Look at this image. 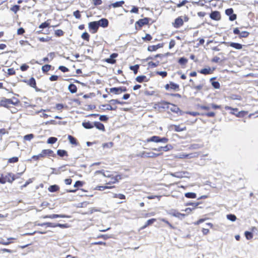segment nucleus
I'll return each instance as SVG.
<instances>
[{"label": "nucleus", "instance_id": "f257e3e1", "mask_svg": "<svg viewBox=\"0 0 258 258\" xmlns=\"http://www.w3.org/2000/svg\"><path fill=\"white\" fill-rule=\"evenodd\" d=\"M22 172L18 173V176H16L12 172H8L6 175L4 174H0V183L2 184H5L7 182L12 183L13 181L19 178V177L21 175Z\"/></svg>", "mask_w": 258, "mask_h": 258}, {"label": "nucleus", "instance_id": "f03ea898", "mask_svg": "<svg viewBox=\"0 0 258 258\" xmlns=\"http://www.w3.org/2000/svg\"><path fill=\"white\" fill-rule=\"evenodd\" d=\"M13 99L15 100V101H13L12 99L3 98L0 101V106L9 108L12 104L17 105L20 103V101L15 97H14Z\"/></svg>", "mask_w": 258, "mask_h": 258}, {"label": "nucleus", "instance_id": "7ed1b4c3", "mask_svg": "<svg viewBox=\"0 0 258 258\" xmlns=\"http://www.w3.org/2000/svg\"><path fill=\"white\" fill-rule=\"evenodd\" d=\"M152 19L150 18H144L143 19H139L138 21L136 22L135 24V27L136 30H141L143 26L148 25L150 21Z\"/></svg>", "mask_w": 258, "mask_h": 258}, {"label": "nucleus", "instance_id": "20e7f679", "mask_svg": "<svg viewBox=\"0 0 258 258\" xmlns=\"http://www.w3.org/2000/svg\"><path fill=\"white\" fill-rule=\"evenodd\" d=\"M188 19V17L186 16L184 17V20L182 19V16H179L172 23V25L175 28H179L183 25L184 21L187 22Z\"/></svg>", "mask_w": 258, "mask_h": 258}, {"label": "nucleus", "instance_id": "39448f33", "mask_svg": "<svg viewBox=\"0 0 258 258\" xmlns=\"http://www.w3.org/2000/svg\"><path fill=\"white\" fill-rule=\"evenodd\" d=\"M225 109L226 110H231V112H230L231 114L235 115L237 117H243L246 114H247L248 112L245 111H239L238 108H232L229 106H225L224 107Z\"/></svg>", "mask_w": 258, "mask_h": 258}, {"label": "nucleus", "instance_id": "423d86ee", "mask_svg": "<svg viewBox=\"0 0 258 258\" xmlns=\"http://www.w3.org/2000/svg\"><path fill=\"white\" fill-rule=\"evenodd\" d=\"M167 104V108L172 112L176 113L178 115H183L184 112L180 109V108L176 105L166 102Z\"/></svg>", "mask_w": 258, "mask_h": 258}, {"label": "nucleus", "instance_id": "0eeeda50", "mask_svg": "<svg viewBox=\"0 0 258 258\" xmlns=\"http://www.w3.org/2000/svg\"><path fill=\"white\" fill-rule=\"evenodd\" d=\"M162 155V153H155L152 152L143 151L138 155L142 158H154Z\"/></svg>", "mask_w": 258, "mask_h": 258}, {"label": "nucleus", "instance_id": "6e6552de", "mask_svg": "<svg viewBox=\"0 0 258 258\" xmlns=\"http://www.w3.org/2000/svg\"><path fill=\"white\" fill-rule=\"evenodd\" d=\"M169 139L166 137L161 138L159 136H154L150 138L147 139V142H155V143H166L168 142Z\"/></svg>", "mask_w": 258, "mask_h": 258}, {"label": "nucleus", "instance_id": "1a4fd4ad", "mask_svg": "<svg viewBox=\"0 0 258 258\" xmlns=\"http://www.w3.org/2000/svg\"><path fill=\"white\" fill-rule=\"evenodd\" d=\"M166 90L178 91L180 90L179 85L173 82H170L169 84H167L164 86Z\"/></svg>", "mask_w": 258, "mask_h": 258}, {"label": "nucleus", "instance_id": "9d476101", "mask_svg": "<svg viewBox=\"0 0 258 258\" xmlns=\"http://www.w3.org/2000/svg\"><path fill=\"white\" fill-rule=\"evenodd\" d=\"M127 91V88L124 86H120L119 87H113L109 89V93H112L114 95H119L122 92H125Z\"/></svg>", "mask_w": 258, "mask_h": 258}, {"label": "nucleus", "instance_id": "9b49d317", "mask_svg": "<svg viewBox=\"0 0 258 258\" xmlns=\"http://www.w3.org/2000/svg\"><path fill=\"white\" fill-rule=\"evenodd\" d=\"M108 177L110 178V180L108 181L106 179L103 180L105 182L106 184H112L116 183L121 179V176L120 175H116L115 176L111 175L108 176Z\"/></svg>", "mask_w": 258, "mask_h": 258}, {"label": "nucleus", "instance_id": "f8f14e48", "mask_svg": "<svg viewBox=\"0 0 258 258\" xmlns=\"http://www.w3.org/2000/svg\"><path fill=\"white\" fill-rule=\"evenodd\" d=\"M39 154L40 155L42 159L46 157H55L56 156L55 154L51 149H43Z\"/></svg>", "mask_w": 258, "mask_h": 258}, {"label": "nucleus", "instance_id": "ddd939ff", "mask_svg": "<svg viewBox=\"0 0 258 258\" xmlns=\"http://www.w3.org/2000/svg\"><path fill=\"white\" fill-rule=\"evenodd\" d=\"M233 33L236 35H238L239 38H247L249 35V33L247 31H244L240 32L239 28L236 27L233 29Z\"/></svg>", "mask_w": 258, "mask_h": 258}, {"label": "nucleus", "instance_id": "4468645a", "mask_svg": "<svg viewBox=\"0 0 258 258\" xmlns=\"http://www.w3.org/2000/svg\"><path fill=\"white\" fill-rule=\"evenodd\" d=\"M88 28L91 33H96L99 29V26L97 21H93L89 23Z\"/></svg>", "mask_w": 258, "mask_h": 258}, {"label": "nucleus", "instance_id": "2eb2a0df", "mask_svg": "<svg viewBox=\"0 0 258 258\" xmlns=\"http://www.w3.org/2000/svg\"><path fill=\"white\" fill-rule=\"evenodd\" d=\"M170 127L171 130H173L176 132H180L185 131L186 130V127L185 125H183L182 124L177 125L172 124L170 125Z\"/></svg>", "mask_w": 258, "mask_h": 258}, {"label": "nucleus", "instance_id": "dca6fc26", "mask_svg": "<svg viewBox=\"0 0 258 258\" xmlns=\"http://www.w3.org/2000/svg\"><path fill=\"white\" fill-rule=\"evenodd\" d=\"M225 14L229 16V19L231 21H234L237 18V15L233 13L232 8H229L225 10Z\"/></svg>", "mask_w": 258, "mask_h": 258}, {"label": "nucleus", "instance_id": "f3484780", "mask_svg": "<svg viewBox=\"0 0 258 258\" xmlns=\"http://www.w3.org/2000/svg\"><path fill=\"white\" fill-rule=\"evenodd\" d=\"M47 227H59L61 228H67L70 227L69 225L67 223L60 224V223H53L51 222H46Z\"/></svg>", "mask_w": 258, "mask_h": 258}, {"label": "nucleus", "instance_id": "a211bd4d", "mask_svg": "<svg viewBox=\"0 0 258 258\" xmlns=\"http://www.w3.org/2000/svg\"><path fill=\"white\" fill-rule=\"evenodd\" d=\"M210 17L211 19L215 21H219L221 18L220 13L217 11L212 12L210 15Z\"/></svg>", "mask_w": 258, "mask_h": 258}, {"label": "nucleus", "instance_id": "6ab92c4d", "mask_svg": "<svg viewBox=\"0 0 258 258\" xmlns=\"http://www.w3.org/2000/svg\"><path fill=\"white\" fill-rule=\"evenodd\" d=\"M118 55V53H113L110 55V58H106L105 61L108 63L114 64L116 63V61L114 58L117 57Z\"/></svg>", "mask_w": 258, "mask_h": 258}, {"label": "nucleus", "instance_id": "aec40b11", "mask_svg": "<svg viewBox=\"0 0 258 258\" xmlns=\"http://www.w3.org/2000/svg\"><path fill=\"white\" fill-rule=\"evenodd\" d=\"M99 26V27H102L103 28H106L108 27L109 24V22L107 19L102 18L99 21H97Z\"/></svg>", "mask_w": 258, "mask_h": 258}, {"label": "nucleus", "instance_id": "412c9836", "mask_svg": "<svg viewBox=\"0 0 258 258\" xmlns=\"http://www.w3.org/2000/svg\"><path fill=\"white\" fill-rule=\"evenodd\" d=\"M163 46V44L162 43H159L157 45H149L147 48V50L149 51L153 52L156 51L157 49L162 47Z\"/></svg>", "mask_w": 258, "mask_h": 258}, {"label": "nucleus", "instance_id": "4be33fe9", "mask_svg": "<svg viewBox=\"0 0 258 258\" xmlns=\"http://www.w3.org/2000/svg\"><path fill=\"white\" fill-rule=\"evenodd\" d=\"M227 43L228 46L233 47L237 50L241 49L243 46L242 44L240 43L233 42H227Z\"/></svg>", "mask_w": 258, "mask_h": 258}, {"label": "nucleus", "instance_id": "5701e85b", "mask_svg": "<svg viewBox=\"0 0 258 258\" xmlns=\"http://www.w3.org/2000/svg\"><path fill=\"white\" fill-rule=\"evenodd\" d=\"M172 148V146L171 145H167L164 147H159L158 148H153V150L160 152L161 151H164V152H167L170 150Z\"/></svg>", "mask_w": 258, "mask_h": 258}, {"label": "nucleus", "instance_id": "b1692460", "mask_svg": "<svg viewBox=\"0 0 258 258\" xmlns=\"http://www.w3.org/2000/svg\"><path fill=\"white\" fill-rule=\"evenodd\" d=\"M24 82L31 87L34 88L37 87L35 79L33 77L31 78L29 80H24Z\"/></svg>", "mask_w": 258, "mask_h": 258}, {"label": "nucleus", "instance_id": "393cba45", "mask_svg": "<svg viewBox=\"0 0 258 258\" xmlns=\"http://www.w3.org/2000/svg\"><path fill=\"white\" fill-rule=\"evenodd\" d=\"M70 216L65 215H58V214H52L50 215L45 216L44 217V218H50L54 219L56 218H69Z\"/></svg>", "mask_w": 258, "mask_h": 258}, {"label": "nucleus", "instance_id": "a878e982", "mask_svg": "<svg viewBox=\"0 0 258 258\" xmlns=\"http://www.w3.org/2000/svg\"><path fill=\"white\" fill-rule=\"evenodd\" d=\"M156 221V219L155 218H152L147 221V222L145 223L144 225H143L141 228V229L143 230L147 228V227L152 225Z\"/></svg>", "mask_w": 258, "mask_h": 258}, {"label": "nucleus", "instance_id": "bb28decb", "mask_svg": "<svg viewBox=\"0 0 258 258\" xmlns=\"http://www.w3.org/2000/svg\"><path fill=\"white\" fill-rule=\"evenodd\" d=\"M101 106L103 108H102L103 110H116L117 107H113L110 104H103Z\"/></svg>", "mask_w": 258, "mask_h": 258}, {"label": "nucleus", "instance_id": "cd10ccee", "mask_svg": "<svg viewBox=\"0 0 258 258\" xmlns=\"http://www.w3.org/2000/svg\"><path fill=\"white\" fill-rule=\"evenodd\" d=\"M213 70H212L210 68H204V69H203L202 70H201L200 71H199V72L202 74H203V75H209V74H211L213 73Z\"/></svg>", "mask_w": 258, "mask_h": 258}, {"label": "nucleus", "instance_id": "c85d7f7f", "mask_svg": "<svg viewBox=\"0 0 258 258\" xmlns=\"http://www.w3.org/2000/svg\"><path fill=\"white\" fill-rule=\"evenodd\" d=\"M94 126H95L97 129L102 131H105V128L104 124L100 122L99 121H95L94 123Z\"/></svg>", "mask_w": 258, "mask_h": 258}, {"label": "nucleus", "instance_id": "c756f323", "mask_svg": "<svg viewBox=\"0 0 258 258\" xmlns=\"http://www.w3.org/2000/svg\"><path fill=\"white\" fill-rule=\"evenodd\" d=\"M57 155L60 157H68L69 154L67 151L64 150L58 149L57 151Z\"/></svg>", "mask_w": 258, "mask_h": 258}, {"label": "nucleus", "instance_id": "7c9ffc66", "mask_svg": "<svg viewBox=\"0 0 258 258\" xmlns=\"http://www.w3.org/2000/svg\"><path fill=\"white\" fill-rule=\"evenodd\" d=\"M136 80L139 83H142L144 82H147L148 81V79L147 77L144 75L139 76L136 77Z\"/></svg>", "mask_w": 258, "mask_h": 258}, {"label": "nucleus", "instance_id": "2f4dec72", "mask_svg": "<svg viewBox=\"0 0 258 258\" xmlns=\"http://www.w3.org/2000/svg\"><path fill=\"white\" fill-rule=\"evenodd\" d=\"M68 139L69 140L70 143L75 146H77L78 144L77 140L71 135H68Z\"/></svg>", "mask_w": 258, "mask_h": 258}, {"label": "nucleus", "instance_id": "473e14b6", "mask_svg": "<svg viewBox=\"0 0 258 258\" xmlns=\"http://www.w3.org/2000/svg\"><path fill=\"white\" fill-rule=\"evenodd\" d=\"M109 102L113 107H117L116 104L123 105L125 103L124 102L119 101L117 99H111L109 101Z\"/></svg>", "mask_w": 258, "mask_h": 258}, {"label": "nucleus", "instance_id": "72a5a7b5", "mask_svg": "<svg viewBox=\"0 0 258 258\" xmlns=\"http://www.w3.org/2000/svg\"><path fill=\"white\" fill-rule=\"evenodd\" d=\"M68 89L70 91V92L72 93H75L77 91V87L74 84H70L68 87Z\"/></svg>", "mask_w": 258, "mask_h": 258}, {"label": "nucleus", "instance_id": "f704fd0d", "mask_svg": "<svg viewBox=\"0 0 258 258\" xmlns=\"http://www.w3.org/2000/svg\"><path fill=\"white\" fill-rule=\"evenodd\" d=\"M159 64H160V61H159V60H156L155 62L151 61L148 62V67L151 68H154L157 67Z\"/></svg>", "mask_w": 258, "mask_h": 258}, {"label": "nucleus", "instance_id": "c9c22d12", "mask_svg": "<svg viewBox=\"0 0 258 258\" xmlns=\"http://www.w3.org/2000/svg\"><path fill=\"white\" fill-rule=\"evenodd\" d=\"M82 125L84 127L87 129L92 128L94 127V124H92L90 121L83 122L82 123Z\"/></svg>", "mask_w": 258, "mask_h": 258}, {"label": "nucleus", "instance_id": "e433bc0d", "mask_svg": "<svg viewBox=\"0 0 258 258\" xmlns=\"http://www.w3.org/2000/svg\"><path fill=\"white\" fill-rule=\"evenodd\" d=\"M207 3L206 0H199L198 2H192V3L195 6H198L201 7H203L205 5V4Z\"/></svg>", "mask_w": 258, "mask_h": 258}, {"label": "nucleus", "instance_id": "4c0bfd02", "mask_svg": "<svg viewBox=\"0 0 258 258\" xmlns=\"http://www.w3.org/2000/svg\"><path fill=\"white\" fill-rule=\"evenodd\" d=\"M124 4V2L123 1H121L116 2L114 3L111 4L110 5V7L112 6L113 8L120 7H122Z\"/></svg>", "mask_w": 258, "mask_h": 258}, {"label": "nucleus", "instance_id": "58836bf2", "mask_svg": "<svg viewBox=\"0 0 258 258\" xmlns=\"http://www.w3.org/2000/svg\"><path fill=\"white\" fill-rule=\"evenodd\" d=\"M115 187V186H107V185L97 186L96 187V189L97 190H104L106 189H111V188H113Z\"/></svg>", "mask_w": 258, "mask_h": 258}, {"label": "nucleus", "instance_id": "ea45409f", "mask_svg": "<svg viewBox=\"0 0 258 258\" xmlns=\"http://www.w3.org/2000/svg\"><path fill=\"white\" fill-rule=\"evenodd\" d=\"M51 66L50 64H45L42 67V71L43 73H46L51 70Z\"/></svg>", "mask_w": 258, "mask_h": 258}, {"label": "nucleus", "instance_id": "a19ab883", "mask_svg": "<svg viewBox=\"0 0 258 258\" xmlns=\"http://www.w3.org/2000/svg\"><path fill=\"white\" fill-rule=\"evenodd\" d=\"M59 188L58 185H50L48 187V190L50 192H55L59 190Z\"/></svg>", "mask_w": 258, "mask_h": 258}, {"label": "nucleus", "instance_id": "79ce46f5", "mask_svg": "<svg viewBox=\"0 0 258 258\" xmlns=\"http://www.w3.org/2000/svg\"><path fill=\"white\" fill-rule=\"evenodd\" d=\"M184 196L188 199H195L197 198V195L194 192H186L184 194Z\"/></svg>", "mask_w": 258, "mask_h": 258}, {"label": "nucleus", "instance_id": "37998d69", "mask_svg": "<svg viewBox=\"0 0 258 258\" xmlns=\"http://www.w3.org/2000/svg\"><path fill=\"white\" fill-rule=\"evenodd\" d=\"M189 2L187 0H182L181 2H179V3L176 4V7L177 8H180L183 6H185V5L188 3Z\"/></svg>", "mask_w": 258, "mask_h": 258}, {"label": "nucleus", "instance_id": "c03bdc74", "mask_svg": "<svg viewBox=\"0 0 258 258\" xmlns=\"http://www.w3.org/2000/svg\"><path fill=\"white\" fill-rule=\"evenodd\" d=\"M81 38L87 42L90 41V35L87 32H85L82 34Z\"/></svg>", "mask_w": 258, "mask_h": 258}, {"label": "nucleus", "instance_id": "a18cd8bd", "mask_svg": "<svg viewBox=\"0 0 258 258\" xmlns=\"http://www.w3.org/2000/svg\"><path fill=\"white\" fill-rule=\"evenodd\" d=\"M64 32L61 29H57L54 31V35L56 37H61L63 36Z\"/></svg>", "mask_w": 258, "mask_h": 258}, {"label": "nucleus", "instance_id": "49530a36", "mask_svg": "<svg viewBox=\"0 0 258 258\" xmlns=\"http://www.w3.org/2000/svg\"><path fill=\"white\" fill-rule=\"evenodd\" d=\"M160 220L166 224H167L170 229H174L175 228L174 226H173L168 221H167L166 219L164 218H161L160 219Z\"/></svg>", "mask_w": 258, "mask_h": 258}, {"label": "nucleus", "instance_id": "de8ad7c7", "mask_svg": "<svg viewBox=\"0 0 258 258\" xmlns=\"http://www.w3.org/2000/svg\"><path fill=\"white\" fill-rule=\"evenodd\" d=\"M98 173L99 174V176H97V175H96V179L95 180H97V181H102V180L101 179V178H105L106 177V176L105 175V174L104 173H101L100 172H98Z\"/></svg>", "mask_w": 258, "mask_h": 258}, {"label": "nucleus", "instance_id": "09e8293b", "mask_svg": "<svg viewBox=\"0 0 258 258\" xmlns=\"http://www.w3.org/2000/svg\"><path fill=\"white\" fill-rule=\"evenodd\" d=\"M19 161V158L18 157H13L10 158L8 160V163H15Z\"/></svg>", "mask_w": 258, "mask_h": 258}, {"label": "nucleus", "instance_id": "8fccbe9b", "mask_svg": "<svg viewBox=\"0 0 258 258\" xmlns=\"http://www.w3.org/2000/svg\"><path fill=\"white\" fill-rule=\"evenodd\" d=\"M142 39L145 42H149L152 40V36L149 34H146L145 37H142Z\"/></svg>", "mask_w": 258, "mask_h": 258}, {"label": "nucleus", "instance_id": "3c124183", "mask_svg": "<svg viewBox=\"0 0 258 258\" xmlns=\"http://www.w3.org/2000/svg\"><path fill=\"white\" fill-rule=\"evenodd\" d=\"M57 141V139L55 137H50L47 141V143L49 144H53L56 143Z\"/></svg>", "mask_w": 258, "mask_h": 258}, {"label": "nucleus", "instance_id": "603ef678", "mask_svg": "<svg viewBox=\"0 0 258 258\" xmlns=\"http://www.w3.org/2000/svg\"><path fill=\"white\" fill-rule=\"evenodd\" d=\"M130 69L134 72L135 74H137L139 69V66L138 64L132 66L130 67Z\"/></svg>", "mask_w": 258, "mask_h": 258}, {"label": "nucleus", "instance_id": "864d4df0", "mask_svg": "<svg viewBox=\"0 0 258 258\" xmlns=\"http://www.w3.org/2000/svg\"><path fill=\"white\" fill-rule=\"evenodd\" d=\"M201 204L200 202H196V203H188L186 204V206H193V208H192L193 210L196 209L198 207V206Z\"/></svg>", "mask_w": 258, "mask_h": 258}, {"label": "nucleus", "instance_id": "5fc2aeb1", "mask_svg": "<svg viewBox=\"0 0 258 258\" xmlns=\"http://www.w3.org/2000/svg\"><path fill=\"white\" fill-rule=\"evenodd\" d=\"M187 61V59L185 57H181L178 60V63L181 65H185Z\"/></svg>", "mask_w": 258, "mask_h": 258}, {"label": "nucleus", "instance_id": "6e6d98bb", "mask_svg": "<svg viewBox=\"0 0 258 258\" xmlns=\"http://www.w3.org/2000/svg\"><path fill=\"white\" fill-rule=\"evenodd\" d=\"M244 235L247 240H250L253 237V234L251 232L245 231L244 232Z\"/></svg>", "mask_w": 258, "mask_h": 258}, {"label": "nucleus", "instance_id": "4d7b16f0", "mask_svg": "<svg viewBox=\"0 0 258 258\" xmlns=\"http://www.w3.org/2000/svg\"><path fill=\"white\" fill-rule=\"evenodd\" d=\"M49 20H47L46 21L42 23L39 26V28L40 29H43L46 27H48L49 26V23H48Z\"/></svg>", "mask_w": 258, "mask_h": 258}, {"label": "nucleus", "instance_id": "13d9d810", "mask_svg": "<svg viewBox=\"0 0 258 258\" xmlns=\"http://www.w3.org/2000/svg\"><path fill=\"white\" fill-rule=\"evenodd\" d=\"M203 87H204L203 84H199L198 85H194L191 86V88L193 89L196 90L197 91H200L203 89Z\"/></svg>", "mask_w": 258, "mask_h": 258}, {"label": "nucleus", "instance_id": "bf43d9fd", "mask_svg": "<svg viewBox=\"0 0 258 258\" xmlns=\"http://www.w3.org/2000/svg\"><path fill=\"white\" fill-rule=\"evenodd\" d=\"M113 198H117L120 200H124L125 199V196L122 194H115L113 195Z\"/></svg>", "mask_w": 258, "mask_h": 258}, {"label": "nucleus", "instance_id": "052dcab7", "mask_svg": "<svg viewBox=\"0 0 258 258\" xmlns=\"http://www.w3.org/2000/svg\"><path fill=\"white\" fill-rule=\"evenodd\" d=\"M20 8V7L19 5H14L11 8L10 10L16 14L18 11H19Z\"/></svg>", "mask_w": 258, "mask_h": 258}, {"label": "nucleus", "instance_id": "680f3d73", "mask_svg": "<svg viewBox=\"0 0 258 258\" xmlns=\"http://www.w3.org/2000/svg\"><path fill=\"white\" fill-rule=\"evenodd\" d=\"M16 74L15 70L14 68H10L8 69L7 75L8 76H12Z\"/></svg>", "mask_w": 258, "mask_h": 258}, {"label": "nucleus", "instance_id": "e2e57ef3", "mask_svg": "<svg viewBox=\"0 0 258 258\" xmlns=\"http://www.w3.org/2000/svg\"><path fill=\"white\" fill-rule=\"evenodd\" d=\"M114 143L112 142L106 143L103 144V147L104 148H110L113 146Z\"/></svg>", "mask_w": 258, "mask_h": 258}, {"label": "nucleus", "instance_id": "0e129e2a", "mask_svg": "<svg viewBox=\"0 0 258 258\" xmlns=\"http://www.w3.org/2000/svg\"><path fill=\"white\" fill-rule=\"evenodd\" d=\"M42 158L41 157V156L39 154L37 155H33L31 158L30 159H29V160L30 161H32V160H34V161H38L40 159H41Z\"/></svg>", "mask_w": 258, "mask_h": 258}, {"label": "nucleus", "instance_id": "69168bd1", "mask_svg": "<svg viewBox=\"0 0 258 258\" xmlns=\"http://www.w3.org/2000/svg\"><path fill=\"white\" fill-rule=\"evenodd\" d=\"M207 219H208V218H201V219H199L197 221L195 222L194 224L195 225H199L201 223L205 222Z\"/></svg>", "mask_w": 258, "mask_h": 258}, {"label": "nucleus", "instance_id": "338daca9", "mask_svg": "<svg viewBox=\"0 0 258 258\" xmlns=\"http://www.w3.org/2000/svg\"><path fill=\"white\" fill-rule=\"evenodd\" d=\"M227 218L228 220L231 221H235L236 220V217L233 214H228L227 215Z\"/></svg>", "mask_w": 258, "mask_h": 258}, {"label": "nucleus", "instance_id": "774afa93", "mask_svg": "<svg viewBox=\"0 0 258 258\" xmlns=\"http://www.w3.org/2000/svg\"><path fill=\"white\" fill-rule=\"evenodd\" d=\"M74 16L77 19H80L81 18V15L80 12L79 10H77L73 13Z\"/></svg>", "mask_w": 258, "mask_h": 258}]
</instances>
